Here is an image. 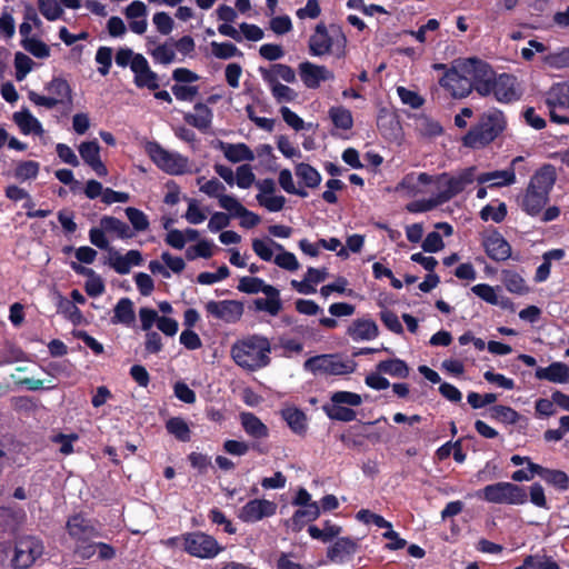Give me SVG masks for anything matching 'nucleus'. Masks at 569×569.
Here are the masks:
<instances>
[{
    "label": "nucleus",
    "mask_w": 569,
    "mask_h": 569,
    "mask_svg": "<svg viewBox=\"0 0 569 569\" xmlns=\"http://www.w3.org/2000/svg\"><path fill=\"white\" fill-rule=\"evenodd\" d=\"M535 377L539 380H547L553 383H567L569 382V366L560 361H555L546 368H537Z\"/></svg>",
    "instance_id": "27"
},
{
    "label": "nucleus",
    "mask_w": 569,
    "mask_h": 569,
    "mask_svg": "<svg viewBox=\"0 0 569 569\" xmlns=\"http://www.w3.org/2000/svg\"><path fill=\"white\" fill-rule=\"evenodd\" d=\"M469 76L463 73L462 62L457 67L447 70L440 79V86L447 89L453 98H466L471 93L472 82Z\"/></svg>",
    "instance_id": "14"
},
{
    "label": "nucleus",
    "mask_w": 569,
    "mask_h": 569,
    "mask_svg": "<svg viewBox=\"0 0 569 569\" xmlns=\"http://www.w3.org/2000/svg\"><path fill=\"white\" fill-rule=\"evenodd\" d=\"M342 531V528L330 520L323 522V529L318 528L315 525L308 527V533L312 539L320 540L322 542H329L333 538H337Z\"/></svg>",
    "instance_id": "42"
},
{
    "label": "nucleus",
    "mask_w": 569,
    "mask_h": 569,
    "mask_svg": "<svg viewBox=\"0 0 569 569\" xmlns=\"http://www.w3.org/2000/svg\"><path fill=\"white\" fill-rule=\"evenodd\" d=\"M319 516L320 506L318 502L297 509L291 518L292 530L295 532L301 531L307 522L317 520Z\"/></svg>",
    "instance_id": "34"
},
{
    "label": "nucleus",
    "mask_w": 569,
    "mask_h": 569,
    "mask_svg": "<svg viewBox=\"0 0 569 569\" xmlns=\"http://www.w3.org/2000/svg\"><path fill=\"white\" fill-rule=\"evenodd\" d=\"M278 181H279L280 187L287 193L296 194V196H299L301 198L308 197V192L306 191V189H303V188H296V186L293 183V180H292L291 171L289 169H282L279 172Z\"/></svg>",
    "instance_id": "56"
},
{
    "label": "nucleus",
    "mask_w": 569,
    "mask_h": 569,
    "mask_svg": "<svg viewBox=\"0 0 569 569\" xmlns=\"http://www.w3.org/2000/svg\"><path fill=\"white\" fill-rule=\"evenodd\" d=\"M132 72L134 74L133 83L137 88H147L151 91H156L159 89V76L157 72L151 70L149 62L144 56L136 58V61L132 66Z\"/></svg>",
    "instance_id": "20"
},
{
    "label": "nucleus",
    "mask_w": 569,
    "mask_h": 569,
    "mask_svg": "<svg viewBox=\"0 0 569 569\" xmlns=\"http://www.w3.org/2000/svg\"><path fill=\"white\" fill-rule=\"evenodd\" d=\"M196 113H184L183 120L200 131H207L212 123L213 112L207 103L197 102L193 106Z\"/></svg>",
    "instance_id": "28"
},
{
    "label": "nucleus",
    "mask_w": 569,
    "mask_h": 569,
    "mask_svg": "<svg viewBox=\"0 0 569 569\" xmlns=\"http://www.w3.org/2000/svg\"><path fill=\"white\" fill-rule=\"evenodd\" d=\"M501 281L511 293L522 296L529 292V287L526 284L523 277L515 270L503 269Z\"/></svg>",
    "instance_id": "38"
},
{
    "label": "nucleus",
    "mask_w": 569,
    "mask_h": 569,
    "mask_svg": "<svg viewBox=\"0 0 569 569\" xmlns=\"http://www.w3.org/2000/svg\"><path fill=\"white\" fill-rule=\"evenodd\" d=\"M124 212L134 231L143 232L149 229V219L142 210L134 207H128L124 209Z\"/></svg>",
    "instance_id": "51"
},
{
    "label": "nucleus",
    "mask_w": 569,
    "mask_h": 569,
    "mask_svg": "<svg viewBox=\"0 0 569 569\" xmlns=\"http://www.w3.org/2000/svg\"><path fill=\"white\" fill-rule=\"evenodd\" d=\"M40 164L33 160L20 161L14 169V177L18 180L36 179L39 173Z\"/></svg>",
    "instance_id": "54"
},
{
    "label": "nucleus",
    "mask_w": 569,
    "mask_h": 569,
    "mask_svg": "<svg viewBox=\"0 0 569 569\" xmlns=\"http://www.w3.org/2000/svg\"><path fill=\"white\" fill-rule=\"evenodd\" d=\"M112 323H122L130 326L134 319L133 302L129 298H121L113 310Z\"/></svg>",
    "instance_id": "41"
},
{
    "label": "nucleus",
    "mask_w": 569,
    "mask_h": 569,
    "mask_svg": "<svg viewBox=\"0 0 569 569\" xmlns=\"http://www.w3.org/2000/svg\"><path fill=\"white\" fill-rule=\"evenodd\" d=\"M299 73L302 82L309 89H317L322 81L333 78V73L325 66H317L309 61L299 64Z\"/></svg>",
    "instance_id": "22"
},
{
    "label": "nucleus",
    "mask_w": 569,
    "mask_h": 569,
    "mask_svg": "<svg viewBox=\"0 0 569 569\" xmlns=\"http://www.w3.org/2000/svg\"><path fill=\"white\" fill-rule=\"evenodd\" d=\"M211 53L221 60H228L233 57L242 58L243 53L237 48L232 42H217L212 41L210 43Z\"/></svg>",
    "instance_id": "48"
},
{
    "label": "nucleus",
    "mask_w": 569,
    "mask_h": 569,
    "mask_svg": "<svg viewBox=\"0 0 569 569\" xmlns=\"http://www.w3.org/2000/svg\"><path fill=\"white\" fill-rule=\"evenodd\" d=\"M96 62L99 64L98 72L106 77L112 66V49L110 47H99L96 52Z\"/></svg>",
    "instance_id": "58"
},
{
    "label": "nucleus",
    "mask_w": 569,
    "mask_h": 569,
    "mask_svg": "<svg viewBox=\"0 0 569 569\" xmlns=\"http://www.w3.org/2000/svg\"><path fill=\"white\" fill-rule=\"evenodd\" d=\"M491 87V93H493L496 100L501 103L518 101L522 94L517 78L509 73L496 76Z\"/></svg>",
    "instance_id": "16"
},
{
    "label": "nucleus",
    "mask_w": 569,
    "mask_h": 569,
    "mask_svg": "<svg viewBox=\"0 0 569 569\" xmlns=\"http://www.w3.org/2000/svg\"><path fill=\"white\" fill-rule=\"evenodd\" d=\"M296 176L307 188L315 189L321 182V174L309 163L300 162L295 168Z\"/></svg>",
    "instance_id": "43"
},
{
    "label": "nucleus",
    "mask_w": 569,
    "mask_h": 569,
    "mask_svg": "<svg viewBox=\"0 0 569 569\" xmlns=\"http://www.w3.org/2000/svg\"><path fill=\"white\" fill-rule=\"evenodd\" d=\"M303 368L310 372H322L326 375L341 376L353 372L355 362L342 360L337 355H320L307 359Z\"/></svg>",
    "instance_id": "10"
},
{
    "label": "nucleus",
    "mask_w": 569,
    "mask_h": 569,
    "mask_svg": "<svg viewBox=\"0 0 569 569\" xmlns=\"http://www.w3.org/2000/svg\"><path fill=\"white\" fill-rule=\"evenodd\" d=\"M82 160L89 164L100 158V146L97 140L86 141L79 146Z\"/></svg>",
    "instance_id": "64"
},
{
    "label": "nucleus",
    "mask_w": 569,
    "mask_h": 569,
    "mask_svg": "<svg viewBox=\"0 0 569 569\" xmlns=\"http://www.w3.org/2000/svg\"><path fill=\"white\" fill-rule=\"evenodd\" d=\"M224 157L233 163L241 161L254 160L253 151L243 142L240 143H223L221 142Z\"/></svg>",
    "instance_id": "37"
},
{
    "label": "nucleus",
    "mask_w": 569,
    "mask_h": 569,
    "mask_svg": "<svg viewBox=\"0 0 569 569\" xmlns=\"http://www.w3.org/2000/svg\"><path fill=\"white\" fill-rule=\"evenodd\" d=\"M271 345L267 337L250 335L238 339L230 349L232 360L246 371L254 372L270 365Z\"/></svg>",
    "instance_id": "2"
},
{
    "label": "nucleus",
    "mask_w": 569,
    "mask_h": 569,
    "mask_svg": "<svg viewBox=\"0 0 569 569\" xmlns=\"http://www.w3.org/2000/svg\"><path fill=\"white\" fill-rule=\"evenodd\" d=\"M525 162V158L518 156L512 159L510 168L506 170H495L490 172H483L476 179L479 183L491 182L490 188H501L511 186L516 182V170L520 163Z\"/></svg>",
    "instance_id": "19"
},
{
    "label": "nucleus",
    "mask_w": 569,
    "mask_h": 569,
    "mask_svg": "<svg viewBox=\"0 0 569 569\" xmlns=\"http://www.w3.org/2000/svg\"><path fill=\"white\" fill-rule=\"evenodd\" d=\"M241 426L246 433L254 439H264L269 437L268 427L252 412H242L240 415Z\"/></svg>",
    "instance_id": "33"
},
{
    "label": "nucleus",
    "mask_w": 569,
    "mask_h": 569,
    "mask_svg": "<svg viewBox=\"0 0 569 569\" xmlns=\"http://www.w3.org/2000/svg\"><path fill=\"white\" fill-rule=\"evenodd\" d=\"M531 470L537 472L548 486L563 492L569 490V476L560 469H550L543 466H531Z\"/></svg>",
    "instance_id": "25"
},
{
    "label": "nucleus",
    "mask_w": 569,
    "mask_h": 569,
    "mask_svg": "<svg viewBox=\"0 0 569 569\" xmlns=\"http://www.w3.org/2000/svg\"><path fill=\"white\" fill-rule=\"evenodd\" d=\"M208 318L237 323L243 316L244 305L239 300H210L204 305Z\"/></svg>",
    "instance_id": "12"
},
{
    "label": "nucleus",
    "mask_w": 569,
    "mask_h": 569,
    "mask_svg": "<svg viewBox=\"0 0 569 569\" xmlns=\"http://www.w3.org/2000/svg\"><path fill=\"white\" fill-rule=\"evenodd\" d=\"M270 86L273 98L277 102H291L297 97L298 93L290 87L282 83H268Z\"/></svg>",
    "instance_id": "61"
},
{
    "label": "nucleus",
    "mask_w": 569,
    "mask_h": 569,
    "mask_svg": "<svg viewBox=\"0 0 569 569\" xmlns=\"http://www.w3.org/2000/svg\"><path fill=\"white\" fill-rule=\"evenodd\" d=\"M482 247L487 256L497 262L506 261L511 258L512 254L510 243L497 229H493L489 234L483 237Z\"/></svg>",
    "instance_id": "18"
},
{
    "label": "nucleus",
    "mask_w": 569,
    "mask_h": 569,
    "mask_svg": "<svg viewBox=\"0 0 569 569\" xmlns=\"http://www.w3.org/2000/svg\"><path fill=\"white\" fill-rule=\"evenodd\" d=\"M182 540L184 551L201 559H212L223 550L214 537L202 531L187 532Z\"/></svg>",
    "instance_id": "9"
},
{
    "label": "nucleus",
    "mask_w": 569,
    "mask_h": 569,
    "mask_svg": "<svg viewBox=\"0 0 569 569\" xmlns=\"http://www.w3.org/2000/svg\"><path fill=\"white\" fill-rule=\"evenodd\" d=\"M42 540L33 536H22L17 539L12 566L16 569H28L43 553Z\"/></svg>",
    "instance_id": "11"
},
{
    "label": "nucleus",
    "mask_w": 569,
    "mask_h": 569,
    "mask_svg": "<svg viewBox=\"0 0 569 569\" xmlns=\"http://www.w3.org/2000/svg\"><path fill=\"white\" fill-rule=\"evenodd\" d=\"M166 429L168 433L172 435L181 442H189L191 440V430L181 417H171L166 421Z\"/></svg>",
    "instance_id": "44"
},
{
    "label": "nucleus",
    "mask_w": 569,
    "mask_h": 569,
    "mask_svg": "<svg viewBox=\"0 0 569 569\" xmlns=\"http://www.w3.org/2000/svg\"><path fill=\"white\" fill-rule=\"evenodd\" d=\"M463 73L469 76L472 82V89L480 96L487 97L491 93V83L496 78V72L492 67L478 58H470L462 62Z\"/></svg>",
    "instance_id": "7"
},
{
    "label": "nucleus",
    "mask_w": 569,
    "mask_h": 569,
    "mask_svg": "<svg viewBox=\"0 0 569 569\" xmlns=\"http://www.w3.org/2000/svg\"><path fill=\"white\" fill-rule=\"evenodd\" d=\"M44 89L54 97L41 96L34 91H29V100L36 106L47 109H52L58 104L72 103V89L64 78L53 77L52 80L44 86Z\"/></svg>",
    "instance_id": "8"
},
{
    "label": "nucleus",
    "mask_w": 569,
    "mask_h": 569,
    "mask_svg": "<svg viewBox=\"0 0 569 569\" xmlns=\"http://www.w3.org/2000/svg\"><path fill=\"white\" fill-rule=\"evenodd\" d=\"M277 503L267 499H251L239 510V519L246 523H254L276 515Z\"/></svg>",
    "instance_id": "15"
},
{
    "label": "nucleus",
    "mask_w": 569,
    "mask_h": 569,
    "mask_svg": "<svg viewBox=\"0 0 569 569\" xmlns=\"http://www.w3.org/2000/svg\"><path fill=\"white\" fill-rule=\"evenodd\" d=\"M357 519L369 525L373 523L378 528L390 529L392 527L391 522L386 520L382 516L375 513L368 509H361L357 512Z\"/></svg>",
    "instance_id": "62"
},
{
    "label": "nucleus",
    "mask_w": 569,
    "mask_h": 569,
    "mask_svg": "<svg viewBox=\"0 0 569 569\" xmlns=\"http://www.w3.org/2000/svg\"><path fill=\"white\" fill-rule=\"evenodd\" d=\"M38 8L40 13L49 21L60 19L63 13L58 0H38Z\"/></svg>",
    "instance_id": "55"
},
{
    "label": "nucleus",
    "mask_w": 569,
    "mask_h": 569,
    "mask_svg": "<svg viewBox=\"0 0 569 569\" xmlns=\"http://www.w3.org/2000/svg\"><path fill=\"white\" fill-rule=\"evenodd\" d=\"M220 207L231 213L232 217L240 218V226L251 229L260 223V216L244 208L234 197H222Z\"/></svg>",
    "instance_id": "21"
},
{
    "label": "nucleus",
    "mask_w": 569,
    "mask_h": 569,
    "mask_svg": "<svg viewBox=\"0 0 569 569\" xmlns=\"http://www.w3.org/2000/svg\"><path fill=\"white\" fill-rule=\"evenodd\" d=\"M281 417L290 430L297 436L305 437L308 431L307 415L297 407H288L281 410Z\"/></svg>",
    "instance_id": "29"
},
{
    "label": "nucleus",
    "mask_w": 569,
    "mask_h": 569,
    "mask_svg": "<svg viewBox=\"0 0 569 569\" xmlns=\"http://www.w3.org/2000/svg\"><path fill=\"white\" fill-rule=\"evenodd\" d=\"M329 118L337 129L351 130L353 127V117L349 109L338 106L331 107L328 111Z\"/></svg>",
    "instance_id": "45"
},
{
    "label": "nucleus",
    "mask_w": 569,
    "mask_h": 569,
    "mask_svg": "<svg viewBox=\"0 0 569 569\" xmlns=\"http://www.w3.org/2000/svg\"><path fill=\"white\" fill-rule=\"evenodd\" d=\"M508 213L507 204L505 202H499L498 207H493L491 204L485 206L480 210V219L482 221L492 220L496 223L502 222Z\"/></svg>",
    "instance_id": "53"
},
{
    "label": "nucleus",
    "mask_w": 569,
    "mask_h": 569,
    "mask_svg": "<svg viewBox=\"0 0 569 569\" xmlns=\"http://www.w3.org/2000/svg\"><path fill=\"white\" fill-rule=\"evenodd\" d=\"M13 121L17 123V126L19 127L20 131L23 134H30V133L42 134L43 133V128H42L41 122L36 117H33L32 113L28 109L14 112Z\"/></svg>",
    "instance_id": "35"
},
{
    "label": "nucleus",
    "mask_w": 569,
    "mask_h": 569,
    "mask_svg": "<svg viewBox=\"0 0 569 569\" xmlns=\"http://www.w3.org/2000/svg\"><path fill=\"white\" fill-rule=\"evenodd\" d=\"M357 542L349 537L338 538L333 545L327 549V558L332 562H342L357 551Z\"/></svg>",
    "instance_id": "30"
},
{
    "label": "nucleus",
    "mask_w": 569,
    "mask_h": 569,
    "mask_svg": "<svg viewBox=\"0 0 569 569\" xmlns=\"http://www.w3.org/2000/svg\"><path fill=\"white\" fill-rule=\"evenodd\" d=\"M57 312L62 315L73 326H79L83 321L81 310L59 291L54 293Z\"/></svg>",
    "instance_id": "32"
},
{
    "label": "nucleus",
    "mask_w": 569,
    "mask_h": 569,
    "mask_svg": "<svg viewBox=\"0 0 569 569\" xmlns=\"http://www.w3.org/2000/svg\"><path fill=\"white\" fill-rule=\"evenodd\" d=\"M557 177L556 167L551 163H545L537 169L526 189L517 197L521 211L532 218L540 216L550 200Z\"/></svg>",
    "instance_id": "1"
},
{
    "label": "nucleus",
    "mask_w": 569,
    "mask_h": 569,
    "mask_svg": "<svg viewBox=\"0 0 569 569\" xmlns=\"http://www.w3.org/2000/svg\"><path fill=\"white\" fill-rule=\"evenodd\" d=\"M110 251L109 266L119 274H128L131 266H140L143 261L139 250H129L124 256L113 249H110Z\"/></svg>",
    "instance_id": "24"
},
{
    "label": "nucleus",
    "mask_w": 569,
    "mask_h": 569,
    "mask_svg": "<svg viewBox=\"0 0 569 569\" xmlns=\"http://www.w3.org/2000/svg\"><path fill=\"white\" fill-rule=\"evenodd\" d=\"M33 64L34 63L29 56L20 51L17 52L14 54L16 79L18 81H22L32 70Z\"/></svg>",
    "instance_id": "57"
},
{
    "label": "nucleus",
    "mask_w": 569,
    "mask_h": 569,
    "mask_svg": "<svg viewBox=\"0 0 569 569\" xmlns=\"http://www.w3.org/2000/svg\"><path fill=\"white\" fill-rule=\"evenodd\" d=\"M376 370L379 373L389 375L400 379H406L410 372L407 362L400 358L382 360L376 366Z\"/></svg>",
    "instance_id": "36"
},
{
    "label": "nucleus",
    "mask_w": 569,
    "mask_h": 569,
    "mask_svg": "<svg viewBox=\"0 0 569 569\" xmlns=\"http://www.w3.org/2000/svg\"><path fill=\"white\" fill-rule=\"evenodd\" d=\"M20 44L26 51L38 59H47L50 57L49 46L40 39H22Z\"/></svg>",
    "instance_id": "52"
},
{
    "label": "nucleus",
    "mask_w": 569,
    "mask_h": 569,
    "mask_svg": "<svg viewBox=\"0 0 569 569\" xmlns=\"http://www.w3.org/2000/svg\"><path fill=\"white\" fill-rule=\"evenodd\" d=\"M272 248L276 250H283L282 244L273 241L272 239H268V242L261 239L252 240V250L263 261H270L272 259Z\"/></svg>",
    "instance_id": "49"
},
{
    "label": "nucleus",
    "mask_w": 569,
    "mask_h": 569,
    "mask_svg": "<svg viewBox=\"0 0 569 569\" xmlns=\"http://www.w3.org/2000/svg\"><path fill=\"white\" fill-rule=\"evenodd\" d=\"M332 46L333 39L329 34L326 24L323 22L318 23L308 41L309 53L313 57H321L330 53Z\"/></svg>",
    "instance_id": "23"
},
{
    "label": "nucleus",
    "mask_w": 569,
    "mask_h": 569,
    "mask_svg": "<svg viewBox=\"0 0 569 569\" xmlns=\"http://www.w3.org/2000/svg\"><path fill=\"white\" fill-rule=\"evenodd\" d=\"M66 529L74 542L92 540L101 536L93 521L86 518L82 513L70 516L67 520Z\"/></svg>",
    "instance_id": "17"
},
{
    "label": "nucleus",
    "mask_w": 569,
    "mask_h": 569,
    "mask_svg": "<svg viewBox=\"0 0 569 569\" xmlns=\"http://www.w3.org/2000/svg\"><path fill=\"white\" fill-rule=\"evenodd\" d=\"M489 413L491 419L506 425H516L521 419V415L517 410L503 405L490 407Z\"/></svg>",
    "instance_id": "46"
},
{
    "label": "nucleus",
    "mask_w": 569,
    "mask_h": 569,
    "mask_svg": "<svg viewBox=\"0 0 569 569\" xmlns=\"http://www.w3.org/2000/svg\"><path fill=\"white\" fill-rule=\"evenodd\" d=\"M478 497L489 503L520 506L528 502L526 487L513 482H496L478 491Z\"/></svg>",
    "instance_id": "5"
},
{
    "label": "nucleus",
    "mask_w": 569,
    "mask_h": 569,
    "mask_svg": "<svg viewBox=\"0 0 569 569\" xmlns=\"http://www.w3.org/2000/svg\"><path fill=\"white\" fill-rule=\"evenodd\" d=\"M100 226L107 232H113L122 240L134 236V232L126 222L112 216H103L100 220Z\"/></svg>",
    "instance_id": "39"
},
{
    "label": "nucleus",
    "mask_w": 569,
    "mask_h": 569,
    "mask_svg": "<svg viewBox=\"0 0 569 569\" xmlns=\"http://www.w3.org/2000/svg\"><path fill=\"white\" fill-rule=\"evenodd\" d=\"M259 72L267 83H280L278 81L279 78L288 83H293L297 80L295 70L290 66L282 63H274L271 66V69L260 67Z\"/></svg>",
    "instance_id": "31"
},
{
    "label": "nucleus",
    "mask_w": 569,
    "mask_h": 569,
    "mask_svg": "<svg viewBox=\"0 0 569 569\" xmlns=\"http://www.w3.org/2000/svg\"><path fill=\"white\" fill-rule=\"evenodd\" d=\"M234 182L241 189H248L256 184V176L250 164H241L237 168Z\"/></svg>",
    "instance_id": "59"
},
{
    "label": "nucleus",
    "mask_w": 569,
    "mask_h": 569,
    "mask_svg": "<svg viewBox=\"0 0 569 569\" xmlns=\"http://www.w3.org/2000/svg\"><path fill=\"white\" fill-rule=\"evenodd\" d=\"M475 180L476 167H468L457 176H450L448 172H442L437 176H431L427 172H420L418 174V181L421 184L433 183L438 187L439 192L436 194V198L440 206L461 193L466 187L471 184Z\"/></svg>",
    "instance_id": "3"
},
{
    "label": "nucleus",
    "mask_w": 569,
    "mask_h": 569,
    "mask_svg": "<svg viewBox=\"0 0 569 569\" xmlns=\"http://www.w3.org/2000/svg\"><path fill=\"white\" fill-rule=\"evenodd\" d=\"M256 199L261 207H264L270 212L281 211L286 203L283 196H263L257 194Z\"/></svg>",
    "instance_id": "63"
},
{
    "label": "nucleus",
    "mask_w": 569,
    "mask_h": 569,
    "mask_svg": "<svg viewBox=\"0 0 569 569\" xmlns=\"http://www.w3.org/2000/svg\"><path fill=\"white\" fill-rule=\"evenodd\" d=\"M144 150L151 161L163 172L171 176L184 174L189 171V160L187 157L166 150L157 141H148Z\"/></svg>",
    "instance_id": "6"
},
{
    "label": "nucleus",
    "mask_w": 569,
    "mask_h": 569,
    "mask_svg": "<svg viewBox=\"0 0 569 569\" xmlns=\"http://www.w3.org/2000/svg\"><path fill=\"white\" fill-rule=\"evenodd\" d=\"M550 120L558 124L569 123V117L559 114L557 109L569 108V81L553 84L546 96Z\"/></svg>",
    "instance_id": "13"
},
{
    "label": "nucleus",
    "mask_w": 569,
    "mask_h": 569,
    "mask_svg": "<svg viewBox=\"0 0 569 569\" xmlns=\"http://www.w3.org/2000/svg\"><path fill=\"white\" fill-rule=\"evenodd\" d=\"M331 403L336 405H348L351 407H358L362 403V398L359 393L351 391H336L330 397Z\"/></svg>",
    "instance_id": "60"
},
{
    "label": "nucleus",
    "mask_w": 569,
    "mask_h": 569,
    "mask_svg": "<svg viewBox=\"0 0 569 569\" xmlns=\"http://www.w3.org/2000/svg\"><path fill=\"white\" fill-rule=\"evenodd\" d=\"M202 180H204L203 177L198 178L197 182L200 184V191L206 193L208 197L217 198L219 203L222 197H230L229 194H224L226 187L217 178H212L201 184Z\"/></svg>",
    "instance_id": "50"
},
{
    "label": "nucleus",
    "mask_w": 569,
    "mask_h": 569,
    "mask_svg": "<svg viewBox=\"0 0 569 569\" xmlns=\"http://www.w3.org/2000/svg\"><path fill=\"white\" fill-rule=\"evenodd\" d=\"M323 411L330 420L350 422L357 417V412L349 407L331 403L323 406Z\"/></svg>",
    "instance_id": "47"
},
{
    "label": "nucleus",
    "mask_w": 569,
    "mask_h": 569,
    "mask_svg": "<svg viewBox=\"0 0 569 569\" xmlns=\"http://www.w3.org/2000/svg\"><path fill=\"white\" fill-rule=\"evenodd\" d=\"M506 128V119L500 110L483 112L478 122L462 137V144L471 149H480L491 143Z\"/></svg>",
    "instance_id": "4"
},
{
    "label": "nucleus",
    "mask_w": 569,
    "mask_h": 569,
    "mask_svg": "<svg viewBox=\"0 0 569 569\" xmlns=\"http://www.w3.org/2000/svg\"><path fill=\"white\" fill-rule=\"evenodd\" d=\"M347 335L353 341L372 340L378 337L379 329L371 319H356L347 329Z\"/></svg>",
    "instance_id": "26"
},
{
    "label": "nucleus",
    "mask_w": 569,
    "mask_h": 569,
    "mask_svg": "<svg viewBox=\"0 0 569 569\" xmlns=\"http://www.w3.org/2000/svg\"><path fill=\"white\" fill-rule=\"evenodd\" d=\"M367 438H369V436L356 426L349 427L339 436V440L343 446L352 450H362L366 446Z\"/></svg>",
    "instance_id": "40"
}]
</instances>
